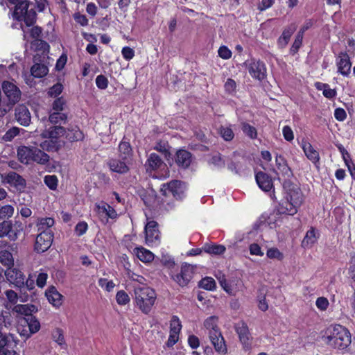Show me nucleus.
Listing matches in <instances>:
<instances>
[{
	"label": "nucleus",
	"mask_w": 355,
	"mask_h": 355,
	"mask_svg": "<svg viewBox=\"0 0 355 355\" xmlns=\"http://www.w3.org/2000/svg\"><path fill=\"white\" fill-rule=\"evenodd\" d=\"M324 342L336 349H343L351 343L349 331L340 324L331 325L327 328L322 336Z\"/></svg>",
	"instance_id": "f257e3e1"
},
{
	"label": "nucleus",
	"mask_w": 355,
	"mask_h": 355,
	"mask_svg": "<svg viewBox=\"0 0 355 355\" xmlns=\"http://www.w3.org/2000/svg\"><path fill=\"white\" fill-rule=\"evenodd\" d=\"M157 299L155 291L146 286H138L134 288V303L144 314H148Z\"/></svg>",
	"instance_id": "f03ea898"
},
{
	"label": "nucleus",
	"mask_w": 355,
	"mask_h": 355,
	"mask_svg": "<svg viewBox=\"0 0 355 355\" xmlns=\"http://www.w3.org/2000/svg\"><path fill=\"white\" fill-rule=\"evenodd\" d=\"M17 157L21 163L44 165L49 162V155L35 146H21L17 149Z\"/></svg>",
	"instance_id": "7ed1b4c3"
},
{
	"label": "nucleus",
	"mask_w": 355,
	"mask_h": 355,
	"mask_svg": "<svg viewBox=\"0 0 355 355\" xmlns=\"http://www.w3.org/2000/svg\"><path fill=\"white\" fill-rule=\"evenodd\" d=\"M10 3L15 5L12 13L14 19L24 20L27 26L33 25L36 20V12L33 10H28L29 3L27 0H7Z\"/></svg>",
	"instance_id": "20e7f679"
},
{
	"label": "nucleus",
	"mask_w": 355,
	"mask_h": 355,
	"mask_svg": "<svg viewBox=\"0 0 355 355\" xmlns=\"http://www.w3.org/2000/svg\"><path fill=\"white\" fill-rule=\"evenodd\" d=\"M66 134V129L61 125H53L46 128L41 133V137L43 139H50L45 140L40 144V147L45 150L51 151L57 150L58 147V139Z\"/></svg>",
	"instance_id": "39448f33"
},
{
	"label": "nucleus",
	"mask_w": 355,
	"mask_h": 355,
	"mask_svg": "<svg viewBox=\"0 0 355 355\" xmlns=\"http://www.w3.org/2000/svg\"><path fill=\"white\" fill-rule=\"evenodd\" d=\"M298 209L299 207L295 206L294 203L284 198L279 205L277 213L270 214L267 223L271 228L275 227L278 224L277 220L279 218V214L293 216L297 212Z\"/></svg>",
	"instance_id": "423d86ee"
},
{
	"label": "nucleus",
	"mask_w": 355,
	"mask_h": 355,
	"mask_svg": "<svg viewBox=\"0 0 355 355\" xmlns=\"http://www.w3.org/2000/svg\"><path fill=\"white\" fill-rule=\"evenodd\" d=\"M223 289L229 295L235 296L243 288L242 280L237 277L226 278L224 275L217 277Z\"/></svg>",
	"instance_id": "0eeeda50"
},
{
	"label": "nucleus",
	"mask_w": 355,
	"mask_h": 355,
	"mask_svg": "<svg viewBox=\"0 0 355 355\" xmlns=\"http://www.w3.org/2000/svg\"><path fill=\"white\" fill-rule=\"evenodd\" d=\"M22 230L21 223L4 220L0 223V238L7 236L10 240L15 241Z\"/></svg>",
	"instance_id": "6e6552de"
},
{
	"label": "nucleus",
	"mask_w": 355,
	"mask_h": 355,
	"mask_svg": "<svg viewBox=\"0 0 355 355\" xmlns=\"http://www.w3.org/2000/svg\"><path fill=\"white\" fill-rule=\"evenodd\" d=\"M185 190V184L179 180H173L167 184H163L161 187V191L164 195L167 196L171 193L176 199H182L184 197Z\"/></svg>",
	"instance_id": "1a4fd4ad"
},
{
	"label": "nucleus",
	"mask_w": 355,
	"mask_h": 355,
	"mask_svg": "<svg viewBox=\"0 0 355 355\" xmlns=\"http://www.w3.org/2000/svg\"><path fill=\"white\" fill-rule=\"evenodd\" d=\"M283 187L286 191V196L284 198L300 207L303 202V195L300 187L289 181H285Z\"/></svg>",
	"instance_id": "9d476101"
},
{
	"label": "nucleus",
	"mask_w": 355,
	"mask_h": 355,
	"mask_svg": "<svg viewBox=\"0 0 355 355\" xmlns=\"http://www.w3.org/2000/svg\"><path fill=\"white\" fill-rule=\"evenodd\" d=\"M17 344L12 334L0 333V355H15Z\"/></svg>",
	"instance_id": "9b49d317"
},
{
	"label": "nucleus",
	"mask_w": 355,
	"mask_h": 355,
	"mask_svg": "<svg viewBox=\"0 0 355 355\" xmlns=\"http://www.w3.org/2000/svg\"><path fill=\"white\" fill-rule=\"evenodd\" d=\"M53 240V231L40 232L36 237L35 250L40 253L46 251L51 246Z\"/></svg>",
	"instance_id": "f8f14e48"
},
{
	"label": "nucleus",
	"mask_w": 355,
	"mask_h": 355,
	"mask_svg": "<svg viewBox=\"0 0 355 355\" xmlns=\"http://www.w3.org/2000/svg\"><path fill=\"white\" fill-rule=\"evenodd\" d=\"M2 90L6 96L9 103L12 105L17 103L21 98V91L18 87L10 81H3L1 85Z\"/></svg>",
	"instance_id": "ddd939ff"
},
{
	"label": "nucleus",
	"mask_w": 355,
	"mask_h": 355,
	"mask_svg": "<svg viewBox=\"0 0 355 355\" xmlns=\"http://www.w3.org/2000/svg\"><path fill=\"white\" fill-rule=\"evenodd\" d=\"M337 71L345 77L349 76L351 73L352 62L349 55L346 52H340L336 58Z\"/></svg>",
	"instance_id": "4468645a"
},
{
	"label": "nucleus",
	"mask_w": 355,
	"mask_h": 355,
	"mask_svg": "<svg viewBox=\"0 0 355 355\" xmlns=\"http://www.w3.org/2000/svg\"><path fill=\"white\" fill-rule=\"evenodd\" d=\"M157 223L150 220L145 226L146 243L149 246L157 245L159 243V232Z\"/></svg>",
	"instance_id": "2eb2a0df"
},
{
	"label": "nucleus",
	"mask_w": 355,
	"mask_h": 355,
	"mask_svg": "<svg viewBox=\"0 0 355 355\" xmlns=\"http://www.w3.org/2000/svg\"><path fill=\"white\" fill-rule=\"evenodd\" d=\"M1 179L3 184H8L18 190L24 189L26 186L25 180L13 171L1 174Z\"/></svg>",
	"instance_id": "dca6fc26"
},
{
	"label": "nucleus",
	"mask_w": 355,
	"mask_h": 355,
	"mask_svg": "<svg viewBox=\"0 0 355 355\" xmlns=\"http://www.w3.org/2000/svg\"><path fill=\"white\" fill-rule=\"evenodd\" d=\"M5 276L10 284L18 288H21L24 286L25 275L20 270L10 267L5 271Z\"/></svg>",
	"instance_id": "f3484780"
},
{
	"label": "nucleus",
	"mask_w": 355,
	"mask_h": 355,
	"mask_svg": "<svg viewBox=\"0 0 355 355\" xmlns=\"http://www.w3.org/2000/svg\"><path fill=\"white\" fill-rule=\"evenodd\" d=\"M193 274V266L190 264L184 263L182 265L180 272L175 276H173V279L180 286H184L191 279Z\"/></svg>",
	"instance_id": "a211bd4d"
},
{
	"label": "nucleus",
	"mask_w": 355,
	"mask_h": 355,
	"mask_svg": "<svg viewBox=\"0 0 355 355\" xmlns=\"http://www.w3.org/2000/svg\"><path fill=\"white\" fill-rule=\"evenodd\" d=\"M208 337L214 350L218 354L225 355L227 353L226 342L221 331L216 332V334H210Z\"/></svg>",
	"instance_id": "6ab92c4d"
},
{
	"label": "nucleus",
	"mask_w": 355,
	"mask_h": 355,
	"mask_svg": "<svg viewBox=\"0 0 355 355\" xmlns=\"http://www.w3.org/2000/svg\"><path fill=\"white\" fill-rule=\"evenodd\" d=\"M248 70L254 78L263 80L266 75V67L260 60H251L248 64Z\"/></svg>",
	"instance_id": "aec40b11"
},
{
	"label": "nucleus",
	"mask_w": 355,
	"mask_h": 355,
	"mask_svg": "<svg viewBox=\"0 0 355 355\" xmlns=\"http://www.w3.org/2000/svg\"><path fill=\"white\" fill-rule=\"evenodd\" d=\"M95 211L102 220H103V218L107 220V218L114 219L117 217L115 209L107 203L102 202L101 204H96L95 206Z\"/></svg>",
	"instance_id": "412c9836"
},
{
	"label": "nucleus",
	"mask_w": 355,
	"mask_h": 355,
	"mask_svg": "<svg viewBox=\"0 0 355 355\" xmlns=\"http://www.w3.org/2000/svg\"><path fill=\"white\" fill-rule=\"evenodd\" d=\"M15 119L21 125L28 126L31 120L28 109L24 105H19L15 109Z\"/></svg>",
	"instance_id": "4be33fe9"
},
{
	"label": "nucleus",
	"mask_w": 355,
	"mask_h": 355,
	"mask_svg": "<svg viewBox=\"0 0 355 355\" xmlns=\"http://www.w3.org/2000/svg\"><path fill=\"white\" fill-rule=\"evenodd\" d=\"M256 182L259 188L263 191H269L273 187L271 178L264 172L259 171L255 175Z\"/></svg>",
	"instance_id": "5701e85b"
},
{
	"label": "nucleus",
	"mask_w": 355,
	"mask_h": 355,
	"mask_svg": "<svg viewBox=\"0 0 355 355\" xmlns=\"http://www.w3.org/2000/svg\"><path fill=\"white\" fill-rule=\"evenodd\" d=\"M320 236L318 231L311 227L306 233L302 241V247L303 248H311L315 244Z\"/></svg>",
	"instance_id": "b1692460"
},
{
	"label": "nucleus",
	"mask_w": 355,
	"mask_h": 355,
	"mask_svg": "<svg viewBox=\"0 0 355 355\" xmlns=\"http://www.w3.org/2000/svg\"><path fill=\"white\" fill-rule=\"evenodd\" d=\"M296 25L291 24L284 29L282 35L277 40V46L279 48L284 49L287 46L291 37L296 31Z\"/></svg>",
	"instance_id": "393cba45"
},
{
	"label": "nucleus",
	"mask_w": 355,
	"mask_h": 355,
	"mask_svg": "<svg viewBox=\"0 0 355 355\" xmlns=\"http://www.w3.org/2000/svg\"><path fill=\"white\" fill-rule=\"evenodd\" d=\"M46 297L50 304L54 307L58 308L62 304V295L54 286L49 288L45 292Z\"/></svg>",
	"instance_id": "a878e982"
},
{
	"label": "nucleus",
	"mask_w": 355,
	"mask_h": 355,
	"mask_svg": "<svg viewBox=\"0 0 355 355\" xmlns=\"http://www.w3.org/2000/svg\"><path fill=\"white\" fill-rule=\"evenodd\" d=\"M277 170H274L277 175H282L284 177H290L292 174L286 159L282 155H277L275 158Z\"/></svg>",
	"instance_id": "bb28decb"
},
{
	"label": "nucleus",
	"mask_w": 355,
	"mask_h": 355,
	"mask_svg": "<svg viewBox=\"0 0 355 355\" xmlns=\"http://www.w3.org/2000/svg\"><path fill=\"white\" fill-rule=\"evenodd\" d=\"M203 329L208 336L221 331L218 327V317L211 315L207 318L203 322Z\"/></svg>",
	"instance_id": "cd10ccee"
},
{
	"label": "nucleus",
	"mask_w": 355,
	"mask_h": 355,
	"mask_svg": "<svg viewBox=\"0 0 355 355\" xmlns=\"http://www.w3.org/2000/svg\"><path fill=\"white\" fill-rule=\"evenodd\" d=\"M130 162L126 160H119L117 159H112L109 162L110 168L118 173H125L129 171V164Z\"/></svg>",
	"instance_id": "c85d7f7f"
},
{
	"label": "nucleus",
	"mask_w": 355,
	"mask_h": 355,
	"mask_svg": "<svg viewBox=\"0 0 355 355\" xmlns=\"http://www.w3.org/2000/svg\"><path fill=\"white\" fill-rule=\"evenodd\" d=\"M166 167V164L162 162L161 158L155 153H151L147 159L146 169L147 171H155Z\"/></svg>",
	"instance_id": "c756f323"
},
{
	"label": "nucleus",
	"mask_w": 355,
	"mask_h": 355,
	"mask_svg": "<svg viewBox=\"0 0 355 355\" xmlns=\"http://www.w3.org/2000/svg\"><path fill=\"white\" fill-rule=\"evenodd\" d=\"M302 148L306 157L313 163L316 164L320 160L318 152L313 148L312 145L308 141H303Z\"/></svg>",
	"instance_id": "7c9ffc66"
},
{
	"label": "nucleus",
	"mask_w": 355,
	"mask_h": 355,
	"mask_svg": "<svg viewBox=\"0 0 355 355\" xmlns=\"http://www.w3.org/2000/svg\"><path fill=\"white\" fill-rule=\"evenodd\" d=\"M55 224V220L51 217H41L39 218L36 222V227L37 231L40 232H44L46 231H52V227Z\"/></svg>",
	"instance_id": "2f4dec72"
},
{
	"label": "nucleus",
	"mask_w": 355,
	"mask_h": 355,
	"mask_svg": "<svg viewBox=\"0 0 355 355\" xmlns=\"http://www.w3.org/2000/svg\"><path fill=\"white\" fill-rule=\"evenodd\" d=\"M134 253L144 263H150L154 259L153 253L143 247L135 248Z\"/></svg>",
	"instance_id": "473e14b6"
},
{
	"label": "nucleus",
	"mask_w": 355,
	"mask_h": 355,
	"mask_svg": "<svg viewBox=\"0 0 355 355\" xmlns=\"http://www.w3.org/2000/svg\"><path fill=\"white\" fill-rule=\"evenodd\" d=\"M191 156L189 152L185 150H180L176 154V163L184 168H187L191 163Z\"/></svg>",
	"instance_id": "72a5a7b5"
},
{
	"label": "nucleus",
	"mask_w": 355,
	"mask_h": 355,
	"mask_svg": "<svg viewBox=\"0 0 355 355\" xmlns=\"http://www.w3.org/2000/svg\"><path fill=\"white\" fill-rule=\"evenodd\" d=\"M37 309L35 306L33 304H18L15 306L12 309V311L19 314L24 315L26 318H28V315H32V313L35 312Z\"/></svg>",
	"instance_id": "f704fd0d"
},
{
	"label": "nucleus",
	"mask_w": 355,
	"mask_h": 355,
	"mask_svg": "<svg viewBox=\"0 0 355 355\" xmlns=\"http://www.w3.org/2000/svg\"><path fill=\"white\" fill-rule=\"evenodd\" d=\"M64 135L66 139L71 142L80 141L84 138L83 132L76 126L66 130Z\"/></svg>",
	"instance_id": "c9c22d12"
},
{
	"label": "nucleus",
	"mask_w": 355,
	"mask_h": 355,
	"mask_svg": "<svg viewBox=\"0 0 355 355\" xmlns=\"http://www.w3.org/2000/svg\"><path fill=\"white\" fill-rule=\"evenodd\" d=\"M236 332L244 347H248L250 345V333L247 325L243 323L241 327L236 328Z\"/></svg>",
	"instance_id": "e433bc0d"
},
{
	"label": "nucleus",
	"mask_w": 355,
	"mask_h": 355,
	"mask_svg": "<svg viewBox=\"0 0 355 355\" xmlns=\"http://www.w3.org/2000/svg\"><path fill=\"white\" fill-rule=\"evenodd\" d=\"M119 157L126 161L130 162L132 149L129 143L121 141L119 146Z\"/></svg>",
	"instance_id": "4c0bfd02"
},
{
	"label": "nucleus",
	"mask_w": 355,
	"mask_h": 355,
	"mask_svg": "<svg viewBox=\"0 0 355 355\" xmlns=\"http://www.w3.org/2000/svg\"><path fill=\"white\" fill-rule=\"evenodd\" d=\"M31 72L35 78H42L48 73L49 69L44 64L36 63L31 67Z\"/></svg>",
	"instance_id": "58836bf2"
},
{
	"label": "nucleus",
	"mask_w": 355,
	"mask_h": 355,
	"mask_svg": "<svg viewBox=\"0 0 355 355\" xmlns=\"http://www.w3.org/2000/svg\"><path fill=\"white\" fill-rule=\"evenodd\" d=\"M67 116L61 112L51 111L49 115V121L52 124H61L62 122L65 123Z\"/></svg>",
	"instance_id": "ea45409f"
},
{
	"label": "nucleus",
	"mask_w": 355,
	"mask_h": 355,
	"mask_svg": "<svg viewBox=\"0 0 355 355\" xmlns=\"http://www.w3.org/2000/svg\"><path fill=\"white\" fill-rule=\"evenodd\" d=\"M0 262L4 266L8 267V268L12 267L14 265V259L12 253L7 250H1Z\"/></svg>",
	"instance_id": "a19ab883"
},
{
	"label": "nucleus",
	"mask_w": 355,
	"mask_h": 355,
	"mask_svg": "<svg viewBox=\"0 0 355 355\" xmlns=\"http://www.w3.org/2000/svg\"><path fill=\"white\" fill-rule=\"evenodd\" d=\"M203 251L208 254L214 255H220L225 252V247L223 245H205L202 248Z\"/></svg>",
	"instance_id": "79ce46f5"
},
{
	"label": "nucleus",
	"mask_w": 355,
	"mask_h": 355,
	"mask_svg": "<svg viewBox=\"0 0 355 355\" xmlns=\"http://www.w3.org/2000/svg\"><path fill=\"white\" fill-rule=\"evenodd\" d=\"M241 128L243 132L251 139H254L257 137V129L246 122H242Z\"/></svg>",
	"instance_id": "37998d69"
},
{
	"label": "nucleus",
	"mask_w": 355,
	"mask_h": 355,
	"mask_svg": "<svg viewBox=\"0 0 355 355\" xmlns=\"http://www.w3.org/2000/svg\"><path fill=\"white\" fill-rule=\"evenodd\" d=\"M28 324L29 331L32 334L37 333L40 329V324L39 321L33 315H28V318H24Z\"/></svg>",
	"instance_id": "c03bdc74"
},
{
	"label": "nucleus",
	"mask_w": 355,
	"mask_h": 355,
	"mask_svg": "<svg viewBox=\"0 0 355 355\" xmlns=\"http://www.w3.org/2000/svg\"><path fill=\"white\" fill-rule=\"evenodd\" d=\"M262 236L259 233V230L257 228H254L250 231L248 232L243 239L246 240L248 242H259L262 239Z\"/></svg>",
	"instance_id": "a18cd8bd"
},
{
	"label": "nucleus",
	"mask_w": 355,
	"mask_h": 355,
	"mask_svg": "<svg viewBox=\"0 0 355 355\" xmlns=\"http://www.w3.org/2000/svg\"><path fill=\"white\" fill-rule=\"evenodd\" d=\"M199 286L205 290L213 291L216 288V282L213 278L207 277L199 282Z\"/></svg>",
	"instance_id": "49530a36"
},
{
	"label": "nucleus",
	"mask_w": 355,
	"mask_h": 355,
	"mask_svg": "<svg viewBox=\"0 0 355 355\" xmlns=\"http://www.w3.org/2000/svg\"><path fill=\"white\" fill-rule=\"evenodd\" d=\"M266 256L271 259L282 261L284 258V254L277 248H270L266 252Z\"/></svg>",
	"instance_id": "de8ad7c7"
},
{
	"label": "nucleus",
	"mask_w": 355,
	"mask_h": 355,
	"mask_svg": "<svg viewBox=\"0 0 355 355\" xmlns=\"http://www.w3.org/2000/svg\"><path fill=\"white\" fill-rule=\"evenodd\" d=\"M116 301L119 305L124 306L130 302V298L125 291L121 290L116 293Z\"/></svg>",
	"instance_id": "09e8293b"
},
{
	"label": "nucleus",
	"mask_w": 355,
	"mask_h": 355,
	"mask_svg": "<svg viewBox=\"0 0 355 355\" xmlns=\"http://www.w3.org/2000/svg\"><path fill=\"white\" fill-rule=\"evenodd\" d=\"M302 40L303 33L302 32H299L295 36V41L290 49V53L291 54L295 55L297 53L298 50L302 46Z\"/></svg>",
	"instance_id": "8fccbe9b"
},
{
	"label": "nucleus",
	"mask_w": 355,
	"mask_h": 355,
	"mask_svg": "<svg viewBox=\"0 0 355 355\" xmlns=\"http://www.w3.org/2000/svg\"><path fill=\"white\" fill-rule=\"evenodd\" d=\"M219 133L225 141H231L234 137V132L230 126H221Z\"/></svg>",
	"instance_id": "3c124183"
},
{
	"label": "nucleus",
	"mask_w": 355,
	"mask_h": 355,
	"mask_svg": "<svg viewBox=\"0 0 355 355\" xmlns=\"http://www.w3.org/2000/svg\"><path fill=\"white\" fill-rule=\"evenodd\" d=\"M182 324L179 318L173 315L170 322V332L180 334Z\"/></svg>",
	"instance_id": "603ef678"
},
{
	"label": "nucleus",
	"mask_w": 355,
	"mask_h": 355,
	"mask_svg": "<svg viewBox=\"0 0 355 355\" xmlns=\"http://www.w3.org/2000/svg\"><path fill=\"white\" fill-rule=\"evenodd\" d=\"M14 214V207L12 205H0V220L6 218H10Z\"/></svg>",
	"instance_id": "864d4df0"
},
{
	"label": "nucleus",
	"mask_w": 355,
	"mask_h": 355,
	"mask_svg": "<svg viewBox=\"0 0 355 355\" xmlns=\"http://www.w3.org/2000/svg\"><path fill=\"white\" fill-rule=\"evenodd\" d=\"M98 285L101 287L103 290L107 292H111L113 291L114 288L115 287V284L112 280H108L106 278H100L98 279Z\"/></svg>",
	"instance_id": "5fc2aeb1"
},
{
	"label": "nucleus",
	"mask_w": 355,
	"mask_h": 355,
	"mask_svg": "<svg viewBox=\"0 0 355 355\" xmlns=\"http://www.w3.org/2000/svg\"><path fill=\"white\" fill-rule=\"evenodd\" d=\"M44 183L51 190H55L58 187V178L55 175H49L44 177Z\"/></svg>",
	"instance_id": "6e6d98bb"
},
{
	"label": "nucleus",
	"mask_w": 355,
	"mask_h": 355,
	"mask_svg": "<svg viewBox=\"0 0 355 355\" xmlns=\"http://www.w3.org/2000/svg\"><path fill=\"white\" fill-rule=\"evenodd\" d=\"M249 252L252 256L262 257L264 254V252L261 250V246L258 244V242H253L249 245Z\"/></svg>",
	"instance_id": "4d7b16f0"
},
{
	"label": "nucleus",
	"mask_w": 355,
	"mask_h": 355,
	"mask_svg": "<svg viewBox=\"0 0 355 355\" xmlns=\"http://www.w3.org/2000/svg\"><path fill=\"white\" fill-rule=\"evenodd\" d=\"M20 129L13 127L9 129L3 136L2 139L6 141H10L12 139L19 134Z\"/></svg>",
	"instance_id": "13d9d810"
},
{
	"label": "nucleus",
	"mask_w": 355,
	"mask_h": 355,
	"mask_svg": "<svg viewBox=\"0 0 355 355\" xmlns=\"http://www.w3.org/2000/svg\"><path fill=\"white\" fill-rule=\"evenodd\" d=\"M65 101L62 97L56 98L52 105V110L53 112H62L65 105Z\"/></svg>",
	"instance_id": "bf43d9fd"
},
{
	"label": "nucleus",
	"mask_w": 355,
	"mask_h": 355,
	"mask_svg": "<svg viewBox=\"0 0 355 355\" xmlns=\"http://www.w3.org/2000/svg\"><path fill=\"white\" fill-rule=\"evenodd\" d=\"M62 85L60 83H57L49 89L48 94L51 97L55 98L62 93Z\"/></svg>",
	"instance_id": "052dcab7"
},
{
	"label": "nucleus",
	"mask_w": 355,
	"mask_h": 355,
	"mask_svg": "<svg viewBox=\"0 0 355 355\" xmlns=\"http://www.w3.org/2000/svg\"><path fill=\"white\" fill-rule=\"evenodd\" d=\"M282 135L285 140L287 141H292L294 139V133L291 128L288 125H285L282 129Z\"/></svg>",
	"instance_id": "680f3d73"
},
{
	"label": "nucleus",
	"mask_w": 355,
	"mask_h": 355,
	"mask_svg": "<svg viewBox=\"0 0 355 355\" xmlns=\"http://www.w3.org/2000/svg\"><path fill=\"white\" fill-rule=\"evenodd\" d=\"M218 55L224 60L230 59L232 57V51L226 46H221L218 51Z\"/></svg>",
	"instance_id": "e2e57ef3"
},
{
	"label": "nucleus",
	"mask_w": 355,
	"mask_h": 355,
	"mask_svg": "<svg viewBox=\"0 0 355 355\" xmlns=\"http://www.w3.org/2000/svg\"><path fill=\"white\" fill-rule=\"evenodd\" d=\"M88 225L86 222L82 221L78 223L75 227V232L78 236L83 235L87 230Z\"/></svg>",
	"instance_id": "0e129e2a"
},
{
	"label": "nucleus",
	"mask_w": 355,
	"mask_h": 355,
	"mask_svg": "<svg viewBox=\"0 0 355 355\" xmlns=\"http://www.w3.org/2000/svg\"><path fill=\"white\" fill-rule=\"evenodd\" d=\"M121 54L125 60H130L135 56V51L129 46H125L121 50Z\"/></svg>",
	"instance_id": "69168bd1"
},
{
	"label": "nucleus",
	"mask_w": 355,
	"mask_h": 355,
	"mask_svg": "<svg viewBox=\"0 0 355 355\" xmlns=\"http://www.w3.org/2000/svg\"><path fill=\"white\" fill-rule=\"evenodd\" d=\"M96 86L101 89H105L107 87L108 80L103 75H98L96 78Z\"/></svg>",
	"instance_id": "338daca9"
},
{
	"label": "nucleus",
	"mask_w": 355,
	"mask_h": 355,
	"mask_svg": "<svg viewBox=\"0 0 355 355\" xmlns=\"http://www.w3.org/2000/svg\"><path fill=\"white\" fill-rule=\"evenodd\" d=\"M53 337L54 340L60 345H64V338L62 334V331L60 329H56L53 334Z\"/></svg>",
	"instance_id": "774afa93"
}]
</instances>
